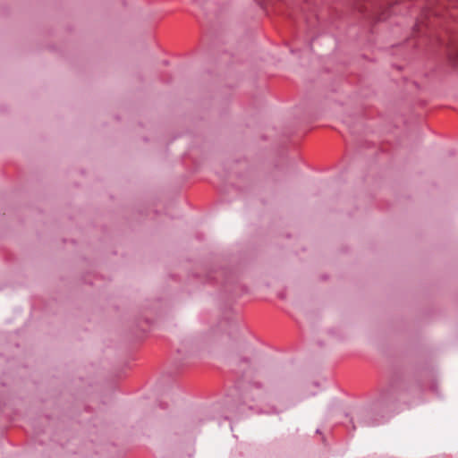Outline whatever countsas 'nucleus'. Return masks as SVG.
I'll return each mask as SVG.
<instances>
[{
    "instance_id": "1",
    "label": "nucleus",
    "mask_w": 458,
    "mask_h": 458,
    "mask_svg": "<svg viewBox=\"0 0 458 458\" xmlns=\"http://www.w3.org/2000/svg\"><path fill=\"white\" fill-rule=\"evenodd\" d=\"M403 384L402 378H393L388 386L381 390L377 399L373 403L370 411H363L360 414L365 425L375 426L380 423L379 420L372 418V413L387 407L391 403L395 401L402 390Z\"/></svg>"
},
{
    "instance_id": "3",
    "label": "nucleus",
    "mask_w": 458,
    "mask_h": 458,
    "mask_svg": "<svg viewBox=\"0 0 458 458\" xmlns=\"http://www.w3.org/2000/svg\"><path fill=\"white\" fill-rule=\"evenodd\" d=\"M251 386L256 389H259V390L263 389V385L261 383L256 382V381L251 383Z\"/></svg>"
},
{
    "instance_id": "4",
    "label": "nucleus",
    "mask_w": 458,
    "mask_h": 458,
    "mask_svg": "<svg viewBox=\"0 0 458 458\" xmlns=\"http://www.w3.org/2000/svg\"><path fill=\"white\" fill-rule=\"evenodd\" d=\"M244 363H248L249 361L247 360H242Z\"/></svg>"
},
{
    "instance_id": "2",
    "label": "nucleus",
    "mask_w": 458,
    "mask_h": 458,
    "mask_svg": "<svg viewBox=\"0 0 458 458\" xmlns=\"http://www.w3.org/2000/svg\"><path fill=\"white\" fill-rule=\"evenodd\" d=\"M207 282L212 284H221L225 291L231 295H236V287L231 288V284H234L237 278L235 274L227 268H221L219 270L211 269L206 274Z\"/></svg>"
}]
</instances>
